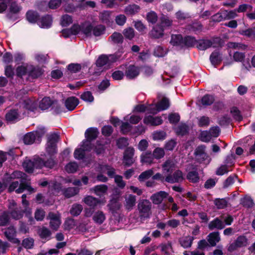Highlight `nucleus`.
<instances>
[{"instance_id":"obj_1","label":"nucleus","mask_w":255,"mask_h":255,"mask_svg":"<svg viewBox=\"0 0 255 255\" xmlns=\"http://www.w3.org/2000/svg\"><path fill=\"white\" fill-rule=\"evenodd\" d=\"M37 104L35 100L27 99L20 104L16 109L9 111L5 115V119L9 122H16L21 118L20 115L25 114V110L34 112L37 109Z\"/></svg>"},{"instance_id":"obj_2","label":"nucleus","mask_w":255,"mask_h":255,"mask_svg":"<svg viewBox=\"0 0 255 255\" xmlns=\"http://www.w3.org/2000/svg\"><path fill=\"white\" fill-rule=\"evenodd\" d=\"M98 134V131L96 128H91L87 129L85 132L86 139L82 142L80 147L77 148L74 151V156L76 159H83L85 156L86 151L91 150L92 148L91 140L96 138Z\"/></svg>"},{"instance_id":"obj_3","label":"nucleus","mask_w":255,"mask_h":255,"mask_svg":"<svg viewBox=\"0 0 255 255\" xmlns=\"http://www.w3.org/2000/svg\"><path fill=\"white\" fill-rule=\"evenodd\" d=\"M54 165L55 162L53 159L48 160L44 162L39 157H35L32 160L26 159L23 163L25 171L29 173L33 172L35 169H40L44 166L51 168Z\"/></svg>"},{"instance_id":"obj_4","label":"nucleus","mask_w":255,"mask_h":255,"mask_svg":"<svg viewBox=\"0 0 255 255\" xmlns=\"http://www.w3.org/2000/svg\"><path fill=\"white\" fill-rule=\"evenodd\" d=\"M49 187L50 188V192H51L52 194L57 195H58L60 192H62L63 195L67 198L72 197L79 192V189L75 187H69L65 189L64 191H62L61 185L56 183H50Z\"/></svg>"},{"instance_id":"obj_5","label":"nucleus","mask_w":255,"mask_h":255,"mask_svg":"<svg viewBox=\"0 0 255 255\" xmlns=\"http://www.w3.org/2000/svg\"><path fill=\"white\" fill-rule=\"evenodd\" d=\"M151 203L146 199L141 200L137 205L139 215L141 219H146L150 217L151 214Z\"/></svg>"},{"instance_id":"obj_6","label":"nucleus","mask_w":255,"mask_h":255,"mask_svg":"<svg viewBox=\"0 0 255 255\" xmlns=\"http://www.w3.org/2000/svg\"><path fill=\"white\" fill-rule=\"evenodd\" d=\"M45 132V128L39 127L36 130L26 134L23 137V141L26 144H32L35 140L39 142L40 138L44 135Z\"/></svg>"},{"instance_id":"obj_7","label":"nucleus","mask_w":255,"mask_h":255,"mask_svg":"<svg viewBox=\"0 0 255 255\" xmlns=\"http://www.w3.org/2000/svg\"><path fill=\"white\" fill-rule=\"evenodd\" d=\"M121 56V54L120 52L109 55H102L99 57L97 60V65L99 67L106 65H109L119 60Z\"/></svg>"},{"instance_id":"obj_8","label":"nucleus","mask_w":255,"mask_h":255,"mask_svg":"<svg viewBox=\"0 0 255 255\" xmlns=\"http://www.w3.org/2000/svg\"><path fill=\"white\" fill-rule=\"evenodd\" d=\"M170 106L169 100L166 98H163L156 104H151L149 107L150 113L155 114L158 112L167 109Z\"/></svg>"},{"instance_id":"obj_9","label":"nucleus","mask_w":255,"mask_h":255,"mask_svg":"<svg viewBox=\"0 0 255 255\" xmlns=\"http://www.w3.org/2000/svg\"><path fill=\"white\" fill-rule=\"evenodd\" d=\"M19 185V187L15 190V192L17 193H21L23 192L24 190H26L30 193L34 192L35 191V189L32 188L28 184H25L23 181L20 180V184H19L18 181L13 182L9 186L8 188V191L9 192H12L14 191L16 187Z\"/></svg>"},{"instance_id":"obj_10","label":"nucleus","mask_w":255,"mask_h":255,"mask_svg":"<svg viewBox=\"0 0 255 255\" xmlns=\"http://www.w3.org/2000/svg\"><path fill=\"white\" fill-rule=\"evenodd\" d=\"M58 139L59 135L57 134L53 133L48 136L46 149L49 154H52L56 152V143Z\"/></svg>"},{"instance_id":"obj_11","label":"nucleus","mask_w":255,"mask_h":255,"mask_svg":"<svg viewBox=\"0 0 255 255\" xmlns=\"http://www.w3.org/2000/svg\"><path fill=\"white\" fill-rule=\"evenodd\" d=\"M47 219L50 220V228L54 231H57L61 224L60 214L58 213L55 214L50 212Z\"/></svg>"},{"instance_id":"obj_12","label":"nucleus","mask_w":255,"mask_h":255,"mask_svg":"<svg viewBox=\"0 0 255 255\" xmlns=\"http://www.w3.org/2000/svg\"><path fill=\"white\" fill-rule=\"evenodd\" d=\"M248 244V240L246 237L241 236L231 244L228 247V251L233 252L239 248L246 246Z\"/></svg>"},{"instance_id":"obj_13","label":"nucleus","mask_w":255,"mask_h":255,"mask_svg":"<svg viewBox=\"0 0 255 255\" xmlns=\"http://www.w3.org/2000/svg\"><path fill=\"white\" fill-rule=\"evenodd\" d=\"M134 152V148L130 147L126 150L124 156V162L126 165H130L133 163L134 161L133 158Z\"/></svg>"},{"instance_id":"obj_14","label":"nucleus","mask_w":255,"mask_h":255,"mask_svg":"<svg viewBox=\"0 0 255 255\" xmlns=\"http://www.w3.org/2000/svg\"><path fill=\"white\" fill-rule=\"evenodd\" d=\"M143 123L147 125L156 126L161 125L162 123V120L160 117L147 116L144 117Z\"/></svg>"},{"instance_id":"obj_15","label":"nucleus","mask_w":255,"mask_h":255,"mask_svg":"<svg viewBox=\"0 0 255 255\" xmlns=\"http://www.w3.org/2000/svg\"><path fill=\"white\" fill-rule=\"evenodd\" d=\"M168 196V193L165 191H159L150 197V199L154 204H160L164 198H166Z\"/></svg>"},{"instance_id":"obj_16","label":"nucleus","mask_w":255,"mask_h":255,"mask_svg":"<svg viewBox=\"0 0 255 255\" xmlns=\"http://www.w3.org/2000/svg\"><path fill=\"white\" fill-rule=\"evenodd\" d=\"M139 74V69L134 65L128 66L126 69L125 75L129 79L136 77Z\"/></svg>"},{"instance_id":"obj_17","label":"nucleus","mask_w":255,"mask_h":255,"mask_svg":"<svg viewBox=\"0 0 255 255\" xmlns=\"http://www.w3.org/2000/svg\"><path fill=\"white\" fill-rule=\"evenodd\" d=\"M183 179V177L182 172L180 170H177L174 173L173 175H169L167 176L165 180L167 182L173 183L181 182Z\"/></svg>"},{"instance_id":"obj_18","label":"nucleus","mask_w":255,"mask_h":255,"mask_svg":"<svg viewBox=\"0 0 255 255\" xmlns=\"http://www.w3.org/2000/svg\"><path fill=\"white\" fill-rule=\"evenodd\" d=\"M108 187L104 184L99 185L90 189V191L98 196L102 197L107 194Z\"/></svg>"},{"instance_id":"obj_19","label":"nucleus","mask_w":255,"mask_h":255,"mask_svg":"<svg viewBox=\"0 0 255 255\" xmlns=\"http://www.w3.org/2000/svg\"><path fill=\"white\" fill-rule=\"evenodd\" d=\"M33 69V66L27 64L18 66L16 70V74L18 76L21 77L28 74L29 75L30 70Z\"/></svg>"},{"instance_id":"obj_20","label":"nucleus","mask_w":255,"mask_h":255,"mask_svg":"<svg viewBox=\"0 0 255 255\" xmlns=\"http://www.w3.org/2000/svg\"><path fill=\"white\" fill-rule=\"evenodd\" d=\"M5 236L10 241L15 244H19V240L15 238L16 235L15 229L13 227H10L6 229L4 232Z\"/></svg>"},{"instance_id":"obj_21","label":"nucleus","mask_w":255,"mask_h":255,"mask_svg":"<svg viewBox=\"0 0 255 255\" xmlns=\"http://www.w3.org/2000/svg\"><path fill=\"white\" fill-rule=\"evenodd\" d=\"M52 22L51 16L50 15H46L39 19L37 22V24L41 28H48L51 26Z\"/></svg>"},{"instance_id":"obj_22","label":"nucleus","mask_w":255,"mask_h":255,"mask_svg":"<svg viewBox=\"0 0 255 255\" xmlns=\"http://www.w3.org/2000/svg\"><path fill=\"white\" fill-rule=\"evenodd\" d=\"M208 227L211 230H213L214 229L221 230L224 228L225 224L221 220L216 218L209 223Z\"/></svg>"},{"instance_id":"obj_23","label":"nucleus","mask_w":255,"mask_h":255,"mask_svg":"<svg viewBox=\"0 0 255 255\" xmlns=\"http://www.w3.org/2000/svg\"><path fill=\"white\" fill-rule=\"evenodd\" d=\"M97 171L101 173H107L111 177H113L115 174V169L107 165H100L97 168Z\"/></svg>"},{"instance_id":"obj_24","label":"nucleus","mask_w":255,"mask_h":255,"mask_svg":"<svg viewBox=\"0 0 255 255\" xmlns=\"http://www.w3.org/2000/svg\"><path fill=\"white\" fill-rule=\"evenodd\" d=\"M78 104V99L74 97L68 98L65 102L66 107L69 111L73 110Z\"/></svg>"},{"instance_id":"obj_25","label":"nucleus","mask_w":255,"mask_h":255,"mask_svg":"<svg viewBox=\"0 0 255 255\" xmlns=\"http://www.w3.org/2000/svg\"><path fill=\"white\" fill-rule=\"evenodd\" d=\"M79 25H74L71 29H65L62 31V35L63 37L67 38L71 35H75L78 34L80 29Z\"/></svg>"},{"instance_id":"obj_26","label":"nucleus","mask_w":255,"mask_h":255,"mask_svg":"<svg viewBox=\"0 0 255 255\" xmlns=\"http://www.w3.org/2000/svg\"><path fill=\"white\" fill-rule=\"evenodd\" d=\"M80 29L78 30V34L83 33L86 36H90L92 35V31H93L92 27L91 24L88 23H85L80 26Z\"/></svg>"},{"instance_id":"obj_27","label":"nucleus","mask_w":255,"mask_h":255,"mask_svg":"<svg viewBox=\"0 0 255 255\" xmlns=\"http://www.w3.org/2000/svg\"><path fill=\"white\" fill-rule=\"evenodd\" d=\"M207 240L211 246H215L220 241L219 233L217 232L210 233L207 237Z\"/></svg>"},{"instance_id":"obj_28","label":"nucleus","mask_w":255,"mask_h":255,"mask_svg":"<svg viewBox=\"0 0 255 255\" xmlns=\"http://www.w3.org/2000/svg\"><path fill=\"white\" fill-rule=\"evenodd\" d=\"M83 201L86 205L92 207H95L101 202L100 200L91 196L85 197Z\"/></svg>"},{"instance_id":"obj_29","label":"nucleus","mask_w":255,"mask_h":255,"mask_svg":"<svg viewBox=\"0 0 255 255\" xmlns=\"http://www.w3.org/2000/svg\"><path fill=\"white\" fill-rule=\"evenodd\" d=\"M153 154L151 152H144L140 156V161L142 163L151 164L153 163Z\"/></svg>"},{"instance_id":"obj_30","label":"nucleus","mask_w":255,"mask_h":255,"mask_svg":"<svg viewBox=\"0 0 255 255\" xmlns=\"http://www.w3.org/2000/svg\"><path fill=\"white\" fill-rule=\"evenodd\" d=\"M125 206L128 210H131L135 204V197L132 195H128L125 198Z\"/></svg>"},{"instance_id":"obj_31","label":"nucleus","mask_w":255,"mask_h":255,"mask_svg":"<svg viewBox=\"0 0 255 255\" xmlns=\"http://www.w3.org/2000/svg\"><path fill=\"white\" fill-rule=\"evenodd\" d=\"M228 158L227 159L226 163L228 165H222L218 167L216 171V173L218 175H223L225 173H227L230 170V166H231L232 163L227 161Z\"/></svg>"},{"instance_id":"obj_32","label":"nucleus","mask_w":255,"mask_h":255,"mask_svg":"<svg viewBox=\"0 0 255 255\" xmlns=\"http://www.w3.org/2000/svg\"><path fill=\"white\" fill-rule=\"evenodd\" d=\"M93 219L96 223L101 224L105 220L106 216L103 212L99 211L94 213Z\"/></svg>"},{"instance_id":"obj_33","label":"nucleus","mask_w":255,"mask_h":255,"mask_svg":"<svg viewBox=\"0 0 255 255\" xmlns=\"http://www.w3.org/2000/svg\"><path fill=\"white\" fill-rule=\"evenodd\" d=\"M140 9V8L139 5L133 4L127 6L125 8V11L127 14L133 15L137 13Z\"/></svg>"},{"instance_id":"obj_34","label":"nucleus","mask_w":255,"mask_h":255,"mask_svg":"<svg viewBox=\"0 0 255 255\" xmlns=\"http://www.w3.org/2000/svg\"><path fill=\"white\" fill-rule=\"evenodd\" d=\"M164 28L160 25H157L150 32V35L155 38H159L163 35Z\"/></svg>"},{"instance_id":"obj_35","label":"nucleus","mask_w":255,"mask_h":255,"mask_svg":"<svg viewBox=\"0 0 255 255\" xmlns=\"http://www.w3.org/2000/svg\"><path fill=\"white\" fill-rule=\"evenodd\" d=\"M240 34L251 39H255V27L240 31Z\"/></svg>"},{"instance_id":"obj_36","label":"nucleus","mask_w":255,"mask_h":255,"mask_svg":"<svg viewBox=\"0 0 255 255\" xmlns=\"http://www.w3.org/2000/svg\"><path fill=\"white\" fill-rule=\"evenodd\" d=\"M193 240V237L186 236L181 238L180 240V243L182 247L184 248H187L191 246Z\"/></svg>"},{"instance_id":"obj_37","label":"nucleus","mask_w":255,"mask_h":255,"mask_svg":"<svg viewBox=\"0 0 255 255\" xmlns=\"http://www.w3.org/2000/svg\"><path fill=\"white\" fill-rule=\"evenodd\" d=\"M52 104V102L49 98H44L39 103V108L42 110L48 109Z\"/></svg>"},{"instance_id":"obj_38","label":"nucleus","mask_w":255,"mask_h":255,"mask_svg":"<svg viewBox=\"0 0 255 255\" xmlns=\"http://www.w3.org/2000/svg\"><path fill=\"white\" fill-rule=\"evenodd\" d=\"M174 163L172 160H167L162 165L163 173L166 174L172 170L174 167Z\"/></svg>"},{"instance_id":"obj_39","label":"nucleus","mask_w":255,"mask_h":255,"mask_svg":"<svg viewBox=\"0 0 255 255\" xmlns=\"http://www.w3.org/2000/svg\"><path fill=\"white\" fill-rule=\"evenodd\" d=\"M142 117L135 115H127L124 118V121H129L131 124H137L141 120Z\"/></svg>"},{"instance_id":"obj_40","label":"nucleus","mask_w":255,"mask_h":255,"mask_svg":"<svg viewBox=\"0 0 255 255\" xmlns=\"http://www.w3.org/2000/svg\"><path fill=\"white\" fill-rule=\"evenodd\" d=\"M108 206L112 212H116L120 209L121 204L117 199H113L110 201Z\"/></svg>"},{"instance_id":"obj_41","label":"nucleus","mask_w":255,"mask_h":255,"mask_svg":"<svg viewBox=\"0 0 255 255\" xmlns=\"http://www.w3.org/2000/svg\"><path fill=\"white\" fill-rule=\"evenodd\" d=\"M40 237L45 240H49L51 235V232L49 230L45 227H42L38 231Z\"/></svg>"},{"instance_id":"obj_42","label":"nucleus","mask_w":255,"mask_h":255,"mask_svg":"<svg viewBox=\"0 0 255 255\" xmlns=\"http://www.w3.org/2000/svg\"><path fill=\"white\" fill-rule=\"evenodd\" d=\"M184 39L181 35H172L170 43L174 46L181 45L183 43Z\"/></svg>"},{"instance_id":"obj_43","label":"nucleus","mask_w":255,"mask_h":255,"mask_svg":"<svg viewBox=\"0 0 255 255\" xmlns=\"http://www.w3.org/2000/svg\"><path fill=\"white\" fill-rule=\"evenodd\" d=\"M26 18L30 23H35L38 21L37 12L32 10H29L27 12Z\"/></svg>"},{"instance_id":"obj_44","label":"nucleus","mask_w":255,"mask_h":255,"mask_svg":"<svg viewBox=\"0 0 255 255\" xmlns=\"http://www.w3.org/2000/svg\"><path fill=\"white\" fill-rule=\"evenodd\" d=\"M212 46L211 42L209 40H201L198 42L197 47L199 49L204 50Z\"/></svg>"},{"instance_id":"obj_45","label":"nucleus","mask_w":255,"mask_h":255,"mask_svg":"<svg viewBox=\"0 0 255 255\" xmlns=\"http://www.w3.org/2000/svg\"><path fill=\"white\" fill-rule=\"evenodd\" d=\"M152 135L154 140H162L166 138V134L163 131H155L152 133Z\"/></svg>"},{"instance_id":"obj_46","label":"nucleus","mask_w":255,"mask_h":255,"mask_svg":"<svg viewBox=\"0 0 255 255\" xmlns=\"http://www.w3.org/2000/svg\"><path fill=\"white\" fill-rule=\"evenodd\" d=\"M65 168L68 173H74L77 171L78 165L76 162H71L65 166Z\"/></svg>"},{"instance_id":"obj_47","label":"nucleus","mask_w":255,"mask_h":255,"mask_svg":"<svg viewBox=\"0 0 255 255\" xmlns=\"http://www.w3.org/2000/svg\"><path fill=\"white\" fill-rule=\"evenodd\" d=\"M188 180L192 183H197L199 180L198 174L196 171H191L188 173L187 176Z\"/></svg>"},{"instance_id":"obj_48","label":"nucleus","mask_w":255,"mask_h":255,"mask_svg":"<svg viewBox=\"0 0 255 255\" xmlns=\"http://www.w3.org/2000/svg\"><path fill=\"white\" fill-rule=\"evenodd\" d=\"M241 203L244 206L248 208L251 207L254 204L253 199L249 196H246L244 198H242L241 200Z\"/></svg>"},{"instance_id":"obj_49","label":"nucleus","mask_w":255,"mask_h":255,"mask_svg":"<svg viewBox=\"0 0 255 255\" xmlns=\"http://www.w3.org/2000/svg\"><path fill=\"white\" fill-rule=\"evenodd\" d=\"M83 210V207L80 204H74L71 209L70 210V213L73 216L79 215Z\"/></svg>"},{"instance_id":"obj_50","label":"nucleus","mask_w":255,"mask_h":255,"mask_svg":"<svg viewBox=\"0 0 255 255\" xmlns=\"http://www.w3.org/2000/svg\"><path fill=\"white\" fill-rule=\"evenodd\" d=\"M210 61L213 65L218 64L221 61V56L219 52H213L210 56Z\"/></svg>"},{"instance_id":"obj_51","label":"nucleus","mask_w":255,"mask_h":255,"mask_svg":"<svg viewBox=\"0 0 255 255\" xmlns=\"http://www.w3.org/2000/svg\"><path fill=\"white\" fill-rule=\"evenodd\" d=\"M111 40L115 43H122L123 41V37L122 34L119 32H114L111 36Z\"/></svg>"},{"instance_id":"obj_52","label":"nucleus","mask_w":255,"mask_h":255,"mask_svg":"<svg viewBox=\"0 0 255 255\" xmlns=\"http://www.w3.org/2000/svg\"><path fill=\"white\" fill-rule=\"evenodd\" d=\"M150 106L151 105H147L146 106L144 105H138L134 107L133 112L140 113L147 111L150 113V110L149 109Z\"/></svg>"},{"instance_id":"obj_53","label":"nucleus","mask_w":255,"mask_h":255,"mask_svg":"<svg viewBox=\"0 0 255 255\" xmlns=\"http://www.w3.org/2000/svg\"><path fill=\"white\" fill-rule=\"evenodd\" d=\"M75 221L71 218L67 219L64 223V228L65 230H70L75 226Z\"/></svg>"},{"instance_id":"obj_54","label":"nucleus","mask_w":255,"mask_h":255,"mask_svg":"<svg viewBox=\"0 0 255 255\" xmlns=\"http://www.w3.org/2000/svg\"><path fill=\"white\" fill-rule=\"evenodd\" d=\"M152 154L154 158L156 159H160L164 156L165 152L162 148L157 147L153 150Z\"/></svg>"},{"instance_id":"obj_55","label":"nucleus","mask_w":255,"mask_h":255,"mask_svg":"<svg viewBox=\"0 0 255 255\" xmlns=\"http://www.w3.org/2000/svg\"><path fill=\"white\" fill-rule=\"evenodd\" d=\"M160 24H159L164 29L168 27H169L172 24V20L168 17L163 16L160 19Z\"/></svg>"},{"instance_id":"obj_56","label":"nucleus","mask_w":255,"mask_h":255,"mask_svg":"<svg viewBox=\"0 0 255 255\" xmlns=\"http://www.w3.org/2000/svg\"><path fill=\"white\" fill-rule=\"evenodd\" d=\"M214 101V98L211 95H205L201 99V103L204 106L211 105Z\"/></svg>"},{"instance_id":"obj_57","label":"nucleus","mask_w":255,"mask_h":255,"mask_svg":"<svg viewBox=\"0 0 255 255\" xmlns=\"http://www.w3.org/2000/svg\"><path fill=\"white\" fill-rule=\"evenodd\" d=\"M153 174V171L152 169H149L143 172L138 177L139 181H144L145 179L149 178Z\"/></svg>"},{"instance_id":"obj_58","label":"nucleus","mask_w":255,"mask_h":255,"mask_svg":"<svg viewBox=\"0 0 255 255\" xmlns=\"http://www.w3.org/2000/svg\"><path fill=\"white\" fill-rule=\"evenodd\" d=\"M157 15L153 11H151L147 13L146 19L150 23H154L157 20Z\"/></svg>"},{"instance_id":"obj_59","label":"nucleus","mask_w":255,"mask_h":255,"mask_svg":"<svg viewBox=\"0 0 255 255\" xmlns=\"http://www.w3.org/2000/svg\"><path fill=\"white\" fill-rule=\"evenodd\" d=\"M132 128V126L126 121L123 122L121 126V130L123 133L126 134L129 132Z\"/></svg>"},{"instance_id":"obj_60","label":"nucleus","mask_w":255,"mask_h":255,"mask_svg":"<svg viewBox=\"0 0 255 255\" xmlns=\"http://www.w3.org/2000/svg\"><path fill=\"white\" fill-rule=\"evenodd\" d=\"M9 10L10 12L12 13H18L21 9V7L18 5L14 1H12V0L10 1Z\"/></svg>"},{"instance_id":"obj_61","label":"nucleus","mask_w":255,"mask_h":255,"mask_svg":"<svg viewBox=\"0 0 255 255\" xmlns=\"http://www.w3.org/2000/svg\"><path fill=\"white\" fill-rule=\"evenodd\" d=\"M72 18L71 16L65 14L61 18V24L63 26H67L72 23Z\"/></svg>"},{"instance_id":"obj_62","label":"nucleus","mask_w":255,"mask_h":255,"mask_svg":"<svg viewBox=\"0 0 255 255\" xmlns=\"http://www.w3.org/2000/svg\"><path fill=\"white\" fill-rule=\"evenodd\" d=\"M200 138L202 141L208 142L211 139L212 136L209 131L205 130L201 132Z\"/></svg>"},{"instance_id":"obj_63","label":"nucleus","mask_w":255,"mask_h":255,"mask_svg":"<svg viewBox=\"0 0 255 255\" xmlns=\"http://www.w3.org/2000/svg\"><path fill=\"white\" fill-rule=\"evenodd\" d=\"M105 28L102 25H98L93 29V33L96 36H98L104 33Z\"/></svg>"},{"instance_id":"obj_64","label":"nucleus","mask_w":255,"mask_h":255,"mask_svg":"<svg viewBox=\"0 0 255 255\" xmlns=\"http://www.w3.org/2000/svg\"><path fill=\"white\" fill-rule=\"evenodd\" d=\"M123 34L126 38L131 39L134 36V31L133 28L128 27L124 29Z\"/></svg>"}]
</instances>
